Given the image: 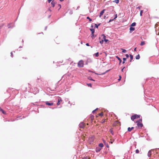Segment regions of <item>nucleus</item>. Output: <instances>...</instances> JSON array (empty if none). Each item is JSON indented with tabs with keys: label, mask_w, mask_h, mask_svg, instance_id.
Returning a JSON list of instances; mask_svg holds the SVG:
<instances>
[{
	"label": "nucleus",
	"mask_w": 159,
	"mask_h": 159,
	"mask_svg": "<svg viewBox=\"0 0 159 159\" xmlns=\"http://www.w3.org/2000/svg\"><path fill=\"white\" fill-rule=\"evenodd\" d=\"M140 116L139 115H138L137 114H135L134 115H132L131 117V119L132 121H134L135 119L139 118Z\"/></svg>",
	"instance_id": "nucleus-1"
},
{
	"label": "nucleus",
	"mask_w": 159,
	"mask_h": 159,
	"mask_svg": "<svg viewBox=\"0 0 159 159\" xmlns=\"http://www.w3.org/2000/svg\"><path fill=\"white\" fill-rule=\"evenodd\" d=\"M78 66L79 67H83L84 66V63L82 60H81L78 62Z\"/></svg>",
	"instance_id": "nucleus-2"
},
{
	"label": "nucleus",
	"mask_w": 159,
	"mask_h": 159,
	"mask_svg": "<svg viewBox=\"0 0 159 159\" xmlns=\"http://www.w3.org/2000/svg\"><path fill=\"white\" fill-rule=\"evenodd\" d=\"M136 123H137V126L139 127V128L141 129V128H142L143 127V125L142 123H141L140 122H136Z\"/></svg>",
	"instance_id": "nucleus-3"
},
{
	"label": "nucleus",
	"mask_w": 159,
	"mask_h": 159,
	"mask_svg": "<svg viewBox=\"0 0 159 159\" xmlns=\"http://www.w3.org/2000/svg\"><path fill=\"white\" fill-rule=\"evenodd\" d=\"M45 104L47 105L48 106H52L53 105V103L52 102H49L48 101H46L45 102Z\"/></svg>",
	"instance_id": "nucleus-4"
},
{
	"label": "nucleus",
	"mask_w": 159,
	"mask_h": 159,
	"mask_svg": "<svg viewBox=\"0 0 159 159\" xmlns=\"http://www.w3.org/2000/svg\"><path fill=\"white\" fill-rule=\"evenodd\" d=\"M102 39L106 42H107L108 41V40L106 39V37L104 34H102Z\"/></svg>",
	"instance_id": "nucleus-5"
},
{
	"label": "nucleus",
	"mask_w": 159,
	"mask_h": 159,
	"mask_svg": "<svg viewBox=\"0 0 159 159\" xmlns=\"http://www.w3.org/2000/svg\"><path fill=\"white\" fill-rule=\"evenodd\" d=\"M84 124L83 122H81L79 124V127L81 128H84Z\"/></svg>",
	"instance_id": "nucleus-6"
},
{
	"label": "nucleus",
	"mask_w": 159,
	"mask_h": 159,
	"mask_svg": "<svg viewBox=\"0 0 159 159\" xmlns=\"http://www.w3.org/2000/svg\"><path fill=\"white\" fill-rule=\"evenodd\" d=\"M102 148L99 147H97L96 148V152H98L100 151Z\"/></svg>",
	"instance_id": "nucleus-7"
},
{
	"label": "nucleus",
	"mask_w": 159,
	"mask_h": 159,
	"mask_svg": "<svg viewBox=\"0 0 159 159\" xmlns=\"http://www.w3.org/2000/svg\"><path fill=\"white\" fill-rule=\"evenodd\" d=\"M105 11V9L103 10L100 13V15L99 16V17H101L104 13V11Z\"/></svg>",
	"instance_id": "nucleus-8"
},
{
	"label": "nucleus",
	"mask_w": 159,
	"mask_h": 159,
	"mask_svg": "<svg viewBox=\"0 0 159 159\" xmlns=\"http://www.w3.org/2000/svg\"><path fill=\"white\" fill-rule=\"evenodd\" d=\"M116 57L118 59V60H119V65H120L121 63L122 62L121 60L118 56H116Z\"/></svg>",
	"instance_id": "nucleus-9"
},
{
	"label": "nucleus",
	"mask_w": 159,
	"mask_h": 159,
	"mask_svg": "<svg viewBox=\"0 0 159 159\" xmlns=\"http://www.w3.org/2000/svg\"><path fill=\"white\" fill-rule=\"evenodd\" d=\"M129 30L130 32L131 33L135 30V28L134 27L131 26L129 28Z\"/></svg>",
	"instance_id": "nucleus-10"
},
{
	"label": "nucleus",
	"mask_w": 159,
	"mask_h": 159,
	"mask_svg": "<svg viewBox=\"0 0 159 159\" xmlns=\"http://www.w3.org/2000/svg\"><path fill=\"white\" fill-rule=\"evenodd\" d=\"M151 153H152V152H151V150H150L148 151V156L149 157H151Z\"/></svg>",
	"instance_id": "nucleus-11"
},
{
	"label": "nucleus",
	"mask_w": 159,
	"mask_h": 159,
	"mask_svg": "<svg viewBox=\"0 0 159 159\" xmlns=\"http://www.w3.org/2000/svg\"><path fill=\"white\" fill-rule=\"evenodd\" d=\"M80 159H89V158L88 156H84L83 157H80Z\"/></svg>",
	"instance_id": "nucleus-12"
},
{
	"label": "nucleus",
	"mask_w": 159,
	"mask_h": 159,
	"mask_svg": "<svg viewBox=\"0 0 159 159\" xmlns=\"http://www.w3.org/2000/svg\"><path fill=\"white\" fill-rule=\"evenodd\" d=\"M51 4L52 5V7H54L55 6V3L53 0L51 2Z\"/></svg>",
	"instance_id": "nucleus-13"
},
{
	"label": "nucleus",
	"mask_w": 159,
	"mask_h": 159,
	"mask_svg": "<svg viewBox=\"0 0 159 159\" xmlns=\"http://www.w3.org/2000/svg\"><path fill=\"white\" fill-rule=\"evenodd\" d=\"M90 30L91 31V34H93V33H94L95 31V30L94 29H90Z\"/></svg>",
	"instance_id": "nucleus-14"
},
{
	"label": "nucleus",
	"mask_w": 159,
	"mask_h": 159,
	"mask_svg": "<svg viewBox=\"0 0 159 159\" xmlns=\"http://www.w3.org/2000/svg\"><path fill=\"white\" fill-rule=\"evenodd\" d=\"M129 57H130V61L131 62V61L133 59V56L132 55L130 54L129 55Z\"/></svg>",
	"instance_id": "nucleus-15"
},
{
	"label": "nucleus",
	"mask_w": 159,
	"mask_h": 159,
	"mask_svg": "<svg viewBox=\"0 0 159 159\" xmlns=\"http://www.w3.org/2000/svg\"><path fill=\"white\" fill-rule=\"evenodd\" d=\"M98 146L99 147H101L102 148L103 147L104 145L102 143H101L99 144Z\"/></svg>",
	"instance_id": "nucleus-16"
},
{
	"label": "nucleus",
	"mask_w": 159,
	"mask_h": 159,
	"mask_svg": "<svg viewBox=\"0 0 159 159\" xmlns=\"http://www.w3.org/2000/svg\"><path fill=\"white\" fill-rule=\"evenodd\" d=\"M101 25V23H99L98 25L96 24H95V28H98L99 26Z\"/></svg>",
	"instance_id": "nucleus-17"
},
{
	"label": "nucleus",
	"mask_w": 159,
	"mask_h": 159,
	"mask_svg": "<svg viewBox=\"0 0 159 159\" xmlns=\"http://www.w3.org/2000/svg\"><path fill=\"white\" fill-rule=\"evenodd\" d=\"M140 58V56L139 54L137 55L135 57L136 59H137V60L139 59Z\"/></svg>",
	"instance_id": "nucleus-18"
},
{
	"label": "nucleus",
	"mask_w": 159,
	"mask_h": 159,
	"mask_svg": "<svg viewBox=\"0 0 159 159\" xmlns=\"http://www.w3.org/2000/svg\"><path fill=\"white\" fill-rule=\"evenodd\" d=\"M136 25V23L135 22H133V23L131 25V27H134Z\"/></svg>",
	"instance_id": "nucleus-19"
},
{
	"label": "nucleus",
	"mask_w": 159,
	"mask_h": 159,
	"mask_svg": "<svg viewBox=\"0 0 159 159\" xmlns=\"http://www.w3.org/2000/svg\"><path fill=\"white\" fill-rule=\"evenodd\" d=\"M0 110L3 114H5V111L1 108H0Z\"/></svg>",
	"instance_id": "nucleus-20"
},
{
	"label": "nucleus",
	"mask_w": 159,
	"mask_h": 159,
	"mask_svg": "<svg viewBox=\"0 0 159 159\" xmlns=\"http://www.w3.org/2000/svg\"><path fill=\"white\" fill-rule=\"evenodd\" d=\"M109 71V70H107L104 73H103L101 74H97L99 75H103L105 74L106 72H108Z\"/></svg>",
	"instance_id": "nucleus-21"
},
{
	"label": "nucleus",
	"mask_w": 159,
	"mask_h": 159,
	"mask_svg": "<svg viewBox=\"0 0 159 159\" xmlns=\"http://www.w3.org/2000/svg\"><path fill=\"white\" fill-rule=\"evenodd\" d=\"M94 55L95 56V57H98L99 56V52H97V53H95V54H94Z\"/></svg>",
	"instance_id": "nucleus-22"
},
{
	"label": "nucleus",
	"mask_w": 159,
	"mask_h": 159,
	"mask_svg": "<svg viewBox=\"0 0 159 159\" xmlns=\"http://www.w3.org/2000/svg\"><path fill=\"white\" fill-rule=\"evenodd\" d=\"M87 19H88L90 22L92 21V20L89 16H88L86 18Z\"/></svg>",
	"instance_id": "nucleus-23"
},
{
	"label": "nucleus",
	"mask_w": 159,
	"mask_h": 159,
	"mask_svg": "<svg viewBox=\"0 0 159 159\" xmlns=\"http://www.w3.org/2000/svg\"><path fill=\"white\" fill-rule=\"evenodd\" d=\"M88 79L90 80H92L93 81H95V80L93 79L91 77H88Z\"/></svg>",
	"instance_id": "nucleus-24"
},
{
	"label": "nucleus",
	"mask_w": 159,
	"mask_h": 159,
	"mask_svg": "<svg viewBox=\"0 0 159 159\" xmlns=\"http://www.w3.org/2000/svg\"><path fill=\"white\" fill-rule=\"evenodd\" d=\"M145 42L144 41H142L141 42V43H140V45L141 46H143L145 44Z\"/></svg>",
	"instance_id": "nucleus-25"
},
{
	"label": "nucleus",
	"mask_w": 159,
	"mask_h": 159,
	"mask_svg": "<svg viewBox=\"0 0 159 159\" xmlns=\"http://www.w3.org/2000/svg\"><path fill=\"white\" fill-rule=\"evenodd\" d=\"M113 2H115L116 4H118L119 2V0H115Z\"/></svg>",
	"instance_id": "nucleus-26"
},
{
	"label": "nucleus",
	"mask_w": 159,
	"mask_h": 159,
	"mask_svg": "<svg viewBox=\"0 0 159 159\" xmlns=\"http://www.w3.org/2000/svg\"><path fill=\"white\" fill-rule=\"evenodd\" d=\"M142 118H141V119H139L136 122H140V123H141V122H142Z\"/></svg>",
	"instance_id": "nucleus-27"
},
{
	"label": "nucleus",
	"mask_w": 159,
	"mask_h": 159,
	"mask_svg": "<svg viewBox=\"0 0 159 159\" xmlns=\"http://www.w3.org/2000/svg\"><path fill=\"white\" fill-rule=\"evenodd\" d=\"M103 41H104V40L103 39H102V40L100 41H99V43H101V44H103Z\"/></svg>",
	"instance_id": "nucleus-28"
},
{
	"label": "nucleus",
	"mask_w": 159,
	"mask_h": 159,
	"mask_svg": "<svg viewBox=\"0 0 159 159\" xmlns=\"http://www.w3.org/2000/svg\"><path fill=\"white\" fill-rule=\"evenodd\" d=\"M58 101L59 102H60L61 101H62V99H61V98L60 97H59L58 98Z\"/></svg>",
	"instance_id": "nucleus-29"
},
{
	"label": "nucleus",
	"mask_w": 159,
	"mask_h": 159,
	"mask_svg": "<svg viewBox=\"0 0 159 159\" xmlns=\"http://www.w3.org/2000/svg\"><path fill=\"white\" fill-rule=\"evenodd\" d=\"M122 52L125 53L126 52V50L125 49H122Z\"/></svg>",
	"instance_id": "nucleus-30"
},
{
	"label": "nucleus",
	"mask_w": 159,
	"mask_h": 159,
	"mask_svg": "<svg viewBox=\"0 0 159 159\" xmlns=\"http://www.w3.org/2000/svg\"><path fill=\"white\" fill-rule=\"evenodd\" d=\"M131 128L130 127H128V131H129V132H130L131 131Z\"/></svg>",
	"instance_id": "nucleus-31"
},
{
	"label": "nucleus",
	"mask_w": 159,
	"mask_h": 159,
	"mask_svg": "<svg viewBox=\"0 0 159 159\" xmlns=\"http://www.w3.org/2000/svg\"><path fill=\"white\" fill-rule=\"evenodd\" d=\"M143 10L140 11V16H141L142 15V14H143Z\"/></svg>",
	"instance_id": "nucleus-32"
},
{
	"label": "nucleus",
	"mask_w": 159,
	"mask_h": 159,
	"mask_svg": "<svg viewBox=\"0 0 159 159\" xmlns=\"http://www.w3.org/2000/svg\"><path fill=\"white\" fill-rule=\"evenodd\" d=\"M98 109V108H97L96 109L93 110V111H92V113H95L96 111V110H97Z\"/></svg>",
	"instance_id": "nucleus-33"
},
{
	"label": "nucleus",
	"mask_w": 159,
	"mask_h": 159,
	"mask_svg": "<svg viewBox=\"0 0 159 159\" xmlns=\"http://www.w3.org/2000/svg\"><path fill=\"white\" fill-rule=\"evenodd\" d=\"M11 24H9L8 25V28H12V27H11Z\"/></svg>",
	"instance_id": "nucleus-34"
},
{
	"label": "nucleus",
	"mask_w": 159,
	"mask_h": 159,
	"mask_svg": "<svg viewBox=\"0 0 159 159\" xmlns=\"http://www.w3.org/2000/svg\"><path fill=\"white\" fill-rule=\"evenodd\" d=\"M87 84L88 85V86L89 87H92L91 84V83Z\"/></svg>",
	"instance_id": "nucleus-35"
},
{
	"label": "nucleus",
	"mask_w": 159,
	"mask_h": 159,
	"mask_svg": "<svg viewBox=\"0 0 159 159\" xmlns=\"http://www.w3.org/2000/svg\"><path fill=\"white\" fill-rule=\"evenodd\" d=\"M117 14H116L115 15V17H114V18L113 19H116V18H117Z\"/></svg>",
	"instance_id": "nucleus-36"
},
{
	"label": "nucleus",
	"mask_w": 159,
	"mask_h": 159,
	"mask_svg": "<svg viewBox=\"0 0 159 159\" xmlns=\"http://www.w3.org/2000/svg\"><path fill=\"white\" fill-rule=\"evenodd\" d=\"M94 34L93 33V34H91V37L93 39H94Z\"/></svg>",
	"instance_id": "nucleus-37"
},
{
	"label": "nucleus",
	"mask_w": 159,
	"mask_h": 159,
	"mask_svg": "<svg viewBox=\"0 0 159 159\" xmlns=\"http://www.w3.org/2000/svg\"><path fill=\"white\" fill-rule=\"evenodd\" d=\"M103 113L102 112H101V113H100V114H99V116H103Z\"/></svg>",
	"instance_id": "nucleus-38"
},
{
	"label": "nucleus",
	"mask_w": 159,
	"mask_h": 159,
	"mask_svg": "<svg viewBox=\"0 0 159 159\" xmlns=\"http://www.w3.org/2000/svg\"><path fill=\"white\" fill-rule=\"evenodd\" d=\"M58 6L59 7V9H58V10H59L61 8V5L60 4H58Z\"/></svg>",
	"instance_id": "nucleus-39"
},
{
	"label": "nucleus",
	"mask_w": 159,
	"mask_h": 159,
	"mask_svg": "<svg viewBox=\"0 0 159 159\" xmlns=\"http://www.w3.org/2000/svg\"><path fill=\"white\" fill-rule=\"evenodd\" d=\"M139 151L138 149H136L135 151V152L136 153H139Z\"/></svg>",
	"instance_id": "nucleus-40"
},
{
	"label": "nucleus",
	"mask_w": 159,
	"mask_h": 159,
	"mask_svg": "<svg viewBox=\"0 0 159 159\" xmlns=\"http://www.w3.org/2000/svg\"><path fill=\"white\" fill-rule=\"evenodd\" d=\"M121 76L120 75L119 76V78L118 79V81H120L121 80Z\"/></svg>",
	"instance_id": "nucleus-41"
},
{
	"label": "nucleus",
	"mask_w": 159,
	"mask_h": 159,
	"mask_svg": "<svg viewBox=\"0 0 159 159\" xmlns=\"http://www.w3.org/2000/svg\"><path fill=\"white\" fill-rule=\"evenodd\" d=\"M114 19H110L109 20V21H108V23H110V22H111V21H113L114 20Z\"/></svg>",
	"instance_id": "nucleus-42"
},
{
	"label": "nucleus",
	"mask_w": 159,
	"mask_h": 159,
	"mask_svg": "<svg viewBox=\"0 0 159 159\" xmlns=\"http://www.w3.org/2000/svg\"><path fill=\"white\" fill-rule=\"evenodd\" d=\"M110 132H111V133L112 135H114L113 132L112 130H110Z\"/></svg>",
	"instance_id": "nucleus-43"
},
{
	"label": "nucleus",
	"mask_w": 159,
	"mask_h": 159,
	"mask_svg": "<svg viewBox=\"0 0 159 159\" xmlns=\"http://www.w3.org/2000/svg\"><path fill=\"white\" fill-rule=\"evenodd\" d=\"M4 26V24H2L0 26V29L2 28Z\"/></svg>",
	"instance_id": "nucleus-44"
},
{
	"label": "nucleus",
	"mask_w": 159,
	"mask_h": 159,
	"mask_svg": "<svg viewBox=\"0 0 159 159\" xmlns=\"http://www.w3.org/2000/svg\"><path fill=\"white\" fill-rule=\"evenodd\" d=\"M125 56H126V58H128L129 57V55L128 54H126Z\"/></svg>",
	"instance_id": "nucleus-45"
},
{
	"label": "nucleus",
	"mask_w": 159,
	"mask_h": 159,
	"mask_svg": "<svg viewBox=\"0 0 159 159\" xmlns=\"http://www.w3.org/2000/svg\"><path fill=\"white\" fill-rule=\"evenodd\" d=\"M126 59L124 57L123 58V61H125L126 60Z\"/></svg>",
	"instance_id": "nucleus-46"
},
{
	"label": "nucleus",
	"mask_w": 159,
	"mask_h": 159,
	"mask_svg": "<svg viewBox=\"0 0 159 159\" xmlns=\"http://www.w3.org/2000/svg\"><path fill=\"white\" fill-rule=\"evenodd\" d=\"M11 57H13V54H12V52H11Z\"/></svg>",
	"instance_id": "nucleus-47"
},
{
	"label": "nucleus",
	"mask_w": 159,
	"mask_h": 159,
	"mask_svg": "<svg viewBox=\"0 0 159 159\" xmlns=\"http://www.w3.org/2000/svg\"><path fill=\"white\" fill-rule=\"evenodd\" d=\"M60 102H59V101H58V102H57V105H60Z\"/></svg>",
	"instance_id": "nucleus-48"
},
{
	"label": "nucleus",
	"mask_w": 159,
	"mask_h": 159,
	"mask_svg": "<svg viewBox=\"0 0 159 159\" xmlns=\"http://www.w3.org/2000/svg\"><path fill=\"white\" fill-rule=\"evenodd\" d=\"M137 8L139 9L140 10V8H141V7L140 6L138 7H137Z\"/></svg>",
	"instance_id": "nucleus-49"
},
{
	"label": "nucleus",
	"mask_w": 159,
	"mask_h": 159,
	"mask_svg": "<svg viewBox=\"0 0 159 159\" xmlns=\"http://www.w3.org/2000/svg\"><path fill=\"white\" fill-rule=\"evenodd\" d=\"M86 45L87 46H89V43H87L86 44Z\"/></svg>",
	"instance_id": "nucleus-50"
},
{
	"label": "nucleus",
	"mask_w": 159,
	"mask_h": 159,
	"mask_svg": "<svg viewBox=\"0 0 159 159\" xmlns=\"http://www.w3.org/2000/svg\"><path fill=\"white\" fill-rule=\"evenodd\" d=\"M125 68V67H123V68L121 69V71L123 72V70Z\"/></svg>",
	"instance_id": "nucleus-51"
},
{
	"label": "nucleus",
	"mask_w": 159,
	"mask_h": 159,
	"mask_svg": "<svg viewBox=\"0 0 159 159\" xmlns=\"http://www.w3.org/2000/svg\"><path fill=\"white\" fill-rule=\"evenodd\" d=\"M52 0H48V2L49 3H50Z\"/></svg>",
	"instance_id": "nucleus-52"
},
{
	"label": "nucleus",
	"mask_w": 159,
	"mask_h": 159,
	"mask_svg": "<svg viewBox=\"0 0 159 159\" xmlns=\"http://www.w3.org/2000/svg\"><path fill=\"white\" fill-rule=\"evenodd\" d=\"M47 26H46L45 28V30H46L47 29Z\"/></svg>",
	"instance_id": "nucleus-53"
},
{
	"label": "nucleus",
	"mask_w": 159,
	"mask_h": 159,
	"mask_svg": "<svg viewBox=\"0 0 159 159\" xmlns=\"http://www.w3.org/2000/svg\"><path fill=\"white\" fill-rule=\"evenodd\" d=\"M48 11H50V12H51V10L50 9V8H49L48 9Z\"/></svg>",
	"instance_id": "nucleus-54"
},
{
	"label": "nucleus",
	"mask_w": 159,
	"mask_h": 159,
	"mask_svg": "<svg viewBox=\"0 0 159 159\" xmlns=\"http://www.w3.org/2000/svg\"><path fill=\"white\" fill-rule=\"evenodd\" d=\"M134 51H136V48H134Z\"/></svg>",
	"instance_id": "nucleus-55"
},
{
	"label": "nucleus",
	"mask_w": 159,
	"mask_h": 159,
	"mask_svg": "<svg viewBox=\"0 0 159 159\" xmlns=\"http://www.w3.org/2000/svg\"><path fill=\"white\" fill-rule=\"evenodd\" d=\"M57 84H56V85H55V89H56V88L57 87Z\"/></svg>",
	"instance_id": "nucleus-56"
},
{
	"label": "nucleus",
	"mask_w": 159,
	"mask_h": 159,
	"mask_svg": "<svg viewBox=\"0 0 159 159\" xmlns=\"http://www.w3.org/2000/svg\"><path fill=\"white\" fill-rule=\"evenodd\" d=\"M134 127H132L131 128V130H132V129H134Z\"/></svg>",
	"instance_id": "nucleus-57"
},
{
	"label": "nucleus",
	"mask_w": 159,
	"mask_h": 159,
	"mask_svg": "<svg viewBox=\"0 0 159 159\" xmlns=\"http://www.w3.org/2000/svg\"><path fill=\"white\" fill-rule=\"evenodd\" d=\"M125 63V61H123L122 62V64H124Z\"/></svg>",
	"instance_id": "nucleus-58"
},
{
	"label": "nucleus",
	"mask_w": 159,
	"mask_h": 159,
	"mask_svg": "<svg viewBox=\"0 0 159 159\" xmlns=\"http://www.w3.org/2000/svg\"><path fill=\"white\" fill-rule=\"evenodd\" d=\"M60 0V2H62V1H63L64 0Z\"/></svg>",
	"instance_id": "nucleus-59"
},
{
	"label": "nucleus",
	"mask_w": 159,
	"mask_h": 159,
	"mask_svg": "<svg viewBox=\"0 0 159 159\" xmlns=\"http://www.w3.org/2000/svg\"><path fill=\"white\" fill-rule=\"evenodd\" d=\"M93 25H91V27L92 28H93Z\"/></svg>",
	"instance_id": "nucleus-60"
},
{
	"label": "nucleus",
	"mask_w": 159,
	"mask_h": 159,
	"mask_svg": "<svg viewBox=\"0 0 159 159\" xmlns=\"http://www.w3.org/2000/svg\"><path fill=\"white\" fill-rule=\"evenodd\" d=\"M106 146H107V148L109 147V146H108V144H107V145Z\"/></svg>",
	"instance_id": "nucleus-61"
},
{
	"label": "nucleus",
	"mask_w": 159,
	"mask_h": 159,
	"mask_svg": "<svg viewBox=\"0 0 159 159\" xmlns=\"http://www.w3.org/2000/svg\"><path fill=\"white\" fill-rule=\"evenodd\" d=\"M88 60H90V61H91V60L90 59H88Z\"/></svg>",
	"instance_id": "nucleus-62"
},
{
	"label": "nucleus",
	"mask_w": 159,
	"mask_h": 159,
	"mask_svg": "<svg viewBox=\"0 0 159 159\" xmlns=\"http://www.w3.org/2000/svg\"><path fill=\"white\" fill-rule=\"evenodd\" d=\"M22 46H20V47H19L20 48H22Z\"/></svg>",
	"instance_id": "nucleus-63"
},
{
	"label": "nucleus",
	"mask_w": 159,
	"mask_h": 159,
	"mask_svg": "<svg viewBox=\"0 0 159 159\" xmlns=\"http://www.w3.org/2000/svg\"><path fill=\"white\" fill-rule=\"evenodd\" d=\"M35 103H33L32 104L34 105H35V104H34Z\"/></svg>",
	"instance_id": "nucleus-64"
}]
</instances>
